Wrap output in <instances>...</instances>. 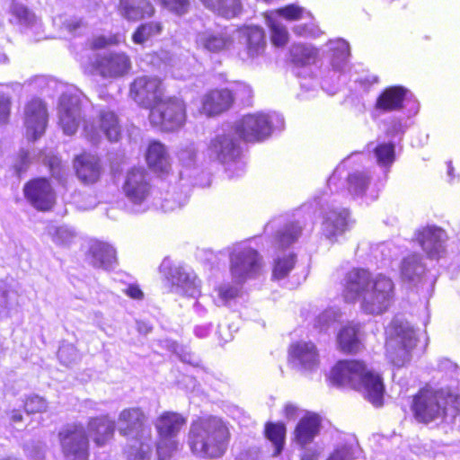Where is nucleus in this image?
Here are the masks:
<instances>
[{
  "mask_svg": "<svg viewBox=\"0 0 460 460\" xmlns=\"http://www.w3.org/2000/svg\"><path fill=\"white\" fill-rule=\"evenodd\" d=\"M394 283L383 274L372 278L364 269H354L345 278L344 296L347 301L360 300L361 309L368 314H381L391 305Z\"/></svg>",
  "mask_w": 460,
  "mask_h": 460,
  "instance_id": "f257e3e1",
  "label": "nucleus"
},
{
  "mask_svg": "<svg viewBox=\"0 0 460 460\" xmlns=\"http://www.w3.org/2000/svg\"><path fill=\"white\" fill-rule=\"evenodd\" d=\"M331 380L338 386H349L360 391L373 405L383 404L385 386L380 376L358 360L338 362L331 372Z\"/></svg>",
  "mask_w": 460,
  "mask_h": 460,
  "instance_id": "f03ea898",
  "label": "nucleus"
},
{
  "mask_svg": "<svg viewBox=\"0 0 460 460\" xmlns=\"http://www.w3.org/2000/svg\"><path fill=\"white\" fill-rule=\"evenodd\" d=\"M230 432L219 418L208 417L193 421L188 443L193 454L208 458L222 456L228 447Z\"/></svg>",
  "mask_w": 460,
  "mask_h": 460,
  "instance_id": "7ed1b4c3",
  "label": "nucleus"
},
{
  "mask_svg": "<svg viewBox=\"0 0 460 460\" xmlns=\"http://www.w3.org/2000/svg\"><path fill=\"white\" fill-rule=\"evenodd\" d=\"M386 358L395 367H402L411 359L416 346L415 331L408 322L394 319L387 330Z\"/></svg>",
  "mask_w": 460,
  "mask_h": 460,
  "instance_id": "20e7f679",
  "label": "nucleus"
},
{
  "mask_svg": "<svg viewBox=\"0 0 460 460\" xmlns=\"http://www.w3.org/2000/svg\"><path fill=\"white\" fill-rule=\"evenodd\" d=\"M186 421L185 417L174 411H164L156 419L155 426L160 437L156 446L159 460H167L177 449L178 443L174 438Z\"/></svg>",
  "mask_w": 460,
  "mask_h": 460,
  "instance_id": "39448f33",
  "label": "nucleus"
},
{
  "mask_svg": "<svg viewBox=\"0 0 460 460\" xmlns=\"http://www.w3.org/2000/svg\"><path fill=\"white\" fill-rule=\"evenodd\" d=\"M58 437L65 460H88L89 438L82 424L64 426Z\"/></svg>",
  "mask_w": 460,
  "mask_h": 460,
  "instance_id": "423d86ee",
  "label": "nucleus"
},
{
  "mask_svg": "<svg viewBox=\"0 0 460 460\" xmlns=\"http://www.w3.org/2000/svg\"><path fill=\"white\" fill-rule=\"evenodd\" d=\"M186 113L183 102L178 98L162 100L150 110V123L164 131H173L185 122Z\"/></svg>",
  "mask_w": 460,
  "mask_h": 460,
  "instance_id": "0eeeda50",
  "label": "nucleus"
},
{
  "mask_svg": "<svg viewBox=\"0 0 460 460\" xmlns=\"http://www.w3.org/2000/svg\"><path fill=\"white\" fill-rule=\"evenodd\" d=\"M447 400L439 391H420L413 399L412 411L419 422L429 423L448 414Z\"/></svg>",
  "mask_w": 460,
  "mask_h": 460,
  "instance_id": "6e6552de",
  "label": "nucleus"
},
{
  "mask_svg": "<svg viewBox=\"0 0 460 460\" xmlns=\"http://www.w3.org/2000/svg\"><path fill=\"white\" fill-rule=\"evenodd\" d=\"M230 261L232 276L238 283L256 276L262 266V260L258 252L247 246L234 248Z\"/></svg>",
  "mask_w": 460,
  "mask_h": 460,
  "instance_id": "1a4fd4ad",
  "label": "nucleus"
},
{
  "mask_svg": "<svg viewBox=\"0 0 460 460\" xmlns=\"http://www.w3.org/2000/svg\"><path fill=\"white\" fill-rule=\"evenodd\" d=\"M146 416L138 407L124 409L118 417L119 435L134 440H151V428L146 424Z\"/></svg>",
  "mask_w": 460,
  "mask_h": 460,
  "instance_id": "9d476101",
  "label": "nucleus"
},
{
  "mask_svg": "<svg viewBox=\"0 0 460 460\" xmlns=\"http://www.w3.org/2000/svg\"><path fill=\"white\" fill-rule=\"evenodd\" d=\"M233 128L239 138L247 142L263 140L272 130L270 117L264 113L245 115Z\"/></svg>",
  "mask_w": 460,
  "mask_h": 460,
  "instance_id": "9b49d317",
  "label": "nucleus"
},
{
  "mask_svg": "<svg viewBox=\"0 0 460 460\" xmlns=\"http://www.w3.org/2000/svg\"><path fill=\"white\" fill-rule=\"evenodd\" d=\"M130 94L137 104L151 110L164 99L162 82L157 77H137L130 85Z\"/></svg>",
  "mask_w": 460,
  "mask_h": 460,
  "instance_id": "f8f14e48",
  "label": "nucleus"
},
{
  "mask_svg": "<svg viewBox=\"0 0 460 460\" xmlns=\"http://www.w3.org/2000/svg\"><path fill=\"white\" fill-rule=\"evenodd\" d=\"M84 133L86 138L96 145L102 135L111 142H117L121 134L117 115L111 111H102L99 115L98 126L94 123L85 122Z\"/></svg>",
  "mask_w": 460,
  "mask_h": 460,
  "instance_id": "ddd939ff",
  "label": "nucleus"
},
{
  "mask_svg": "<svg viewBox=\"0 0 460 460\" xmlns=\"http://www.w3.org/2000/svg\"><path fill=\"white\" fill-rule=\"evenodd\" d=\"M93 66L103 78H119L129 72L131 60L122 52H105L96 56Z\"/></svg>",
  "mask_w": 460,
  "mask_h": 460,
  "instance_id": "4468645a",
  "label": "nucleus"
},
{
  "mask_svg": "<svg viewBox=\"0 0 460 460\" xmlns=\"http://www.w3.org/2000/svg\"><path fill=\"white\" fill-rule=\"evenodd\" d=\"M59 125L66 135H74L81 123V101L75 94L64 93L58 104Z\"/></svg>",
  "mask_w": 460,
  "mask_h": 460,
  "instance_id": "2eb2a0df",
  "label": "nucleus"
},
{
  "mask_svg": "<svg viewBox=\"0 0 460 460\" xmlns=\"http://www.w3.org/2000/svg\"><path fill=\"white\" fill-rule=\"evenodd\" d=\"M24 196L39 210L50 209L56 201V194L49 181L45 178H37L24 185Z\"/></svg>",
  "mask_w": 460,
  "mask_h": 460,
  "instance_id": "dca6fc26",
  "label": "nucleus"
},
{
  "mask_svg": "<svg viewBox=\"0 0 460 460\" xmlns=\"http://www.w3.org/2000/svg\"><path fill=\"white\" fill-rule=\"evenodd\" d=\"M235 135L232 127L227 133L212 139L208 147L209 157L223 164L235 160L241 154L240 138Z\"/></svg>",
  "mask_w": 460,
  "mask_h": 460,
  "instance_id": "f3484780",
  "label": "nucleus"
},
{
  "mask_svg": "<svg viewBox=\"0 0 460 460\" xmlns=\"http://www.w3.org/2000/svg\"><path fill=\"white\" fill-rule=\"evenodd\" d=\"M416 236L422 250L429 258H438L444 253L447 234L441 227L428 226L420 229Z\"/></svg>",
  "mask_w": 460,
  "mask_h": 460,
  "instance_id": "a211bd4d",
  "label": "nucleus"
},
{
  "mask_svg": "<svg viewBox=\"0 0 460 460\" xmlns=\"http://www.w3.org/2000/svg\"><path fill=\"white\" fill-rule=\"evenodd\" d=\"M48 122L47 109L38 99L32 100L25 107L24 124L28 138L37 140L46 129Z\"/></svg>",
  "mask_w": 460,
  "mask_h": 460,
  "instance_id": "6ab92c4d",
  "label": "nucleus"
},
{
  "mask_svg": "<svg viewBox=\"0 0 460 460\" xmlns=\"http://www.w3.org/2000/svg\"><path fill=\"white\" fill-rule=\"evenodd\" d=\"M127 198L134 204L140 205L148 197L150 183L144 169H132L127 174L124 185Z\"/></svg>",
  "mask_w": 460,
  "mask_h": 460,
  "instance_id": "aec40b11",
  "label": "nucleus"
},
{
  "mask_svg": "<svg viewBox=\"0 0 460 460\" xmlns=\"http://www.w3.org/2000/svg\"><path fill=\"white\" fill-rule=\"evenodd\" d=\"M168 279L178 292L195 297L200 293V281L194 272L181 266H173L169 269Z\"/></svg>",
  "mask_w": 460,
  "mask_h": 460,
  "instance_id": "412c9836",
  "label": "nucleus"
},
{
  "mask_svg": "<svg viewBox=\"0 0 460 460\" xmlns=\"http://www.w3.org/2000/svg\"><path fill=\"white\" fill-rule=\"evenodd\" d=\"M74 167L76 176L84 184H93L98 181L101 175L99 159L91 154H83L74 160Z\"/></svg>",
  "mask_w": 460,
  "mask_h": 460,
  "instance_id": "4be33fe9",
  "label": "nucleus"
},
{
  "mask_svg": "<svg viewBox=\"0 0 460 460\" xmlns=\"http://www.w3.org/2000/svg\"><path fill=\"white\" fill-rule=\"evenodd\" d=\"M234 100V96L230 90H214L204 96L202 109L208 116L217 115L228 110Z\"/></svg>",
  "mask_w": 460,
  "mask_h": 460,
  "instance_id": "5701e85b",
  "label": "nucleus"
},
{
  "mask_svg": "<svg viewBox=\"0 0 460 460\" xmlns=\"http://www.w3.org/2000/svg\"><path fill=\"white\" fill-rule=\"evenodd\" d=\"M196 43L204 50L218 53L227 49L232 45L233 40L226 31H205L198 33Z\"/></svg>",
  "mask_w": 460,
  "mask_h": 460,
  "instance_id": "b1692460",
  "label": "nucleus"
},
{
  "mask_svg": "<svg viewBox=\"0 0 460 460\" xmlns=\"http://www.w3.org/2000/svg\"><path fill=\"white\" fill-rule=\"evenodd\" d=\"M241 43L245 46L247 58L261 55L266 47L265 35L259 27H247L241 31Z\"/></svg>",
  "mask_w": 460,
  "mask_h": 460,
  "instance_id": "393cba45",
  "label": "nucleus"
},
{
  "mask_svg": "<svg viewBox=\"0 0 460 460\" xmlns=\"http://www.w3.org/2000/svg\"><path fill=\"white\" fill-rule=\"evenodd\" d=\"M119 12L128 21H138L150 17L155 8L149 0H119Z\"/></svg>",
  "mask_w": 460,
  "mask_h": 460,
  "instance_id": "a878e982",
  "label": "nucleus"
},
{
  "mask_svg": "<svg viewBox=\"0 0 460 460\" xmlns=\"http://www.w3.org/2000/svg\"><path fill=\"white\" fill-rule=\"evenodd\" d=\"M321 419L317 414L308 413L297 423L295 429L296 441L305 446L311 443L320 431Z\"/></svg>",
  "mask_w": 460,
  "mask_h": 460,
  "instance_id": "bb28decb",
  "label": "nucleus"
},
{
  "mask_svg": "<svg viewBox=\"0 0 460 460\" xmlns=\"http://www.w3.org/2000/svg\"><path fill=\"white\" fill-rule=\"evenodd\" d=\"M290 355L293 360L305 369H313L319 363L316 347L312 342H297L291 347Z\"/></svg>",
  "mask_w": 460,
  "mask_h": 460,
  "instance_id": "cd10ccee",
  "label": "nucleus"
},
{
  "mask_svg": "<svg viewBox=\"0 0 460 460\" xmlns=\"http://www.w3.org/2000/svg\"><path fill=\"white\" fill-rule=\"evenodd\" d=\"M349 212L347 209L330 210L323 222V234L330 240H332L337 235L341 234L348 225L347 217Z\"/></svg>",
  "mask_w": 460,
  "mask_h": 460,
  "instance_id": "c85d7f7f",
  "label": "nucleus"
},
{
  "mask_svg": "<svg viewBox=\"0 0 460 460\" xmlns=\"http://www.w3.org/2000/svg\"><path fill=\"white\" fill-rule=\"evenodd\" d=\"M146 161L149 167L156 172H167L171 167L166 147L158 141L150 143L146 152Z\"/></svg>",
  "mask_w": 460,
  "mask_h": 460,
  "instance_id": "c756f323",
  "label": "nucleus"
},
{
  "mask_svg": "<svg viewBox=\"0 0 460 460\" xmlns=\"http://www.w3.org/2000/svg\"><path fill=\"white\" fill-rule=\"evenodd\" d=\"M407 90L401 86L386 88L377 98L376 107L384 111L400 110Z\"/></svg>",
  "mask_w": 460,
  "mask_h": 460,
  "instance_id": "7c9ffc66",
  "label": "nucleus"
},
{
  "mask_svg": "<svg viewBox=\"0 0 460 460\" xmlns=\"http://www.w3.org/2000/svg\"><path fill=\"white\" fill-rule=\"evenodd\" d=\"M426 271V266L419 254H411L405 257L401 263V276L404 281L418 282Z\"/></svg>",
  "mask_w": 460,
  "mask_h": 460,
  "instance_id": "2f4dec72",
  "label": "nucleus"
},
{
  "mask_svg": "<svg viewBox=\"0 0 460 460\" xmlns=\"http://www.w3.org/2000/svg\"><path fill=\"white\" fill-rule=\"evenodd\" d=\"M89 431L99 446L105 444L114 435L115 422L107 416L92 419L88 424Z\"/></svg>",
  "mask_w": 460,
  "mask_h": 460,
  "instance_id": "473e14b6",
  "label": "nucleus"
},
{
  "mask_svg": "<svg viewBox=\"0 0 460 460\" xmlns=\"http://www.w3.org/2000/svg\"><path fill=\"white\" fill-rule=\"evenodd\" d=\"M91 263L94 267L108 269L116 261L115 250L104 243H94L90 248Z\"/></svg>",
  "mask_w": 460,
  "mask_h": 460,
  "instance_id": "72a5a7b5",
  "label": "nucleus"
},
{
  "mask_svg": "<svg viewBox=\"0 0 460 460\" xmlns=\"http://www.w3.org/2000/svg\"><path fill=\"white\" fill-rule=\"evenodd\" d=\"M206 7L225 18L237 16L242 11L240 0H201Z\"/></svg>",
  "mask_w": 460,
  "mask_h": 460,
  "instance_id": "f704fd0d",
  "label": "nucleus"
},
{
  "mask_svg": "<svg viewBox=\"0 0 460 460\" xmlns=\"http://www.w3.org/2000/svg\"><path fill=\"white\" fill-rule=\"evenodd\" d=\"M358 328L355 325L343 327L337 337L338 344L345 352H356L358 350L360 341L358 337Z\"/></svg>",
  "mask_w": 460,
  "mask_h": 460,
  "instance_id": "c9c22d12",
  "label": "nucleus"
},
{
  "mask_svg": "<svg viewBox=\"0 0 460 460\" xmlns=\"http://www.w3.org/2000/svg\"><path fill=\"white\" fill-rule=\"evenodd\" d=\"M329 44L330 49L332 51V65L333 68L341 70L350 56L349 43L342 39H339L330 41Z\"/></svg>",
  "mask_w": 460,
  "mask_h": 460,
  "instance_id": "e433bc0d",
  "label": "nucleus"
},
{
  "mask_svg": "<svg viewBox=\"0 0 460 460\" xmlns=\"http://www.w3.org/2000/svg\"><path fill=\"white\" fill-rule=\"evenodd\" d=\"M302 231V226L297 223H288L279 230L275 236V243L279 248H285L296 242Z\"/></svg>",
  "mask_w": 460,
  "mask_h": 460,
  "instance_id": "4c0bfd02",
  "label": "nucleus"
},
{
  "mask_svg": "<svg viewBox=\"0 0 460 460\" xmlns=\"http://www.w3.org/2000/svg\"><path fill=\"white\" fill-rule=\"evenodd\" d=\"M290 54L295 64L305 66L314 62L317 50L312 46L298 44L291 48Z\"/></svg>",
  "mask_w": 460,
  "mask_h": 460,
  "instance_id": "58836bf2",
  "label": "nucleus"
},
{
  "mask_svg": "<svg viewBox=\"0 0 460 460\" xmlns=\"http://www.w3.org/2000/svg\"><path fill=\"white\" fill-rule=\"evenodd\" d=\"M285 435L286 428L283 424L268 423L266 425L265 436L275 447L274 455H279L282 451Z\"/></svg>",
  "mask_w": 460,
  "mask_h": 460,
  "instance_id": "ea45409f",
  "label": "nucleus"
},
{
  "mask_svg": "<svg viewBox=\"0 0 460 460\" xmlns=\"http://www.w3.org/2000/svg\"><path fill=\"white\" fill-rule=\"evenodd\" d=\"M151 440H134L127 450L128 460H150L152 455Z\"/></svg>",
  "mask_w": 460,
  "mask_h": 460,
  "instance_id": "a19ab883",
  "label": "nucleus"
},
{
  "mask_svg": "<svg viewBox=\"0 0 460 460\" xmlns=\"http://www.w3.org/2000/svg\"><path fill=\"white\" fill-rule=\"evenodd\" d=\"M162 31L161 23L158 22H150L141 24L133 33L132 40L137 44H143L151 37L159 34Z\"/></svg>",
  "mask_w": 460,
  "mask_h": 460,
  "instance_id": "79ce46f5",
  "label": "nucleus"
},
{
  "mask_svg": "<svg viewBox=\"0 0 460 460\" xmlns=\"http://www.w3.org/2000/svg\"><path fill=\"white\" fill-rule=\"evenodd\" d=\"M369 184L368 176L360 172L351 173L348 177L349 191L357 196H360L365 193Z\"/></svg>",
  "mask_w": 460,
  "mask_h": 460,
  "instance_id": "37998d69",
  "label": "nucleus"
},
{
  "mask_svg": "<svg viewBox=\"0 0 460 460\" xmlns=\"http://www.w3.org/2000/svg\"><path fill=\"white\" fill-rule=\"evenodd\" d=\"M11 13L17 23L22 26L31 27L36 22L34 13L22 4L13 3L11 6Z\"/></svg>",
  "mask_w": 460,
  "mask_h": 460,
  "instance_id": "c03bdc74",
  "label": "nucleus"
},
{
  "mask_svg": "<svg viewBox=\"0 0 460 460\" xmlns=\"http://www.w3.org/2000/svg\"><path fill=\"white\" fill-rule=\"evenodd\" d=\"M340 317V312L336 309L330 308L320 314L314 322V328L319 332H327L332 327Z\"/></svg>",
  "mask_w": 460,
  "mask_h": 460,
  "instance_id": "a18cd8bd",
  "label": "nucleus"
},
{
  "mask_svg": "<svg viewBox=\"0 0 460 460\" xmlns=\"http://www.w3.org/2000/svg\"><path fill=\"white\" fill-rule=\"evenodd\" d=\"M61 364L70 367L79 362L81 357L76 348L70 343H63L58 351Z\"/></svg>",
  "mask_w": 460,
  "mask_h": 460,
  "instance_id": "49530a36",
  "label": "nucleus"
},
{
  "mask_svg": "<svg viewBox=\"0 0 460 460\" xmlns=\"http://www.w3.org/2000/svg\"><path fill=\"white\" fill-rule=\"evenodd\" d=\"M269 27L271 32V41L275 46L282 47L288 40V32L287 28L275 20H269Z\"/></svg>",
  "mask_w": 460,
  "mask_h": 460,
  "instance_id": "de8ad7c7",
  "label": "nucleus"
},
{
  "mask_svg": "<svg viewBox=\"0 0 460 460\" xmlns=\"http://www.w3.org/2000/svg\"><path fill=\"white\" fill-rule=\"evenodd\" d=\"M49 233L53 242L58 245L69 244L75 236L74 230L66 226L53 227Z\"/></svg>",
  "mask_w": 460,
  "mask_h": 460,
  "instance_id": "09e8293b",
  "label": "nucleus"
},
{
  "mask_svg": "<svg viewBox=\"0 0 460 460\" xmlns=\"http://www.w3.org/2000/svg\"><path fill=\"white\" fill-rule=\"evenodd\" d=\"M295 265V255L290 254L288 257L279 258L276 261L273 269V278L280 279L285 278Z\"/></svg>",
  "mask_w": 460,
  "mask_h": 460,
  "instance_id": "8fccbe9b",
  "label": "nucleus"
},
{
  "mask_svg": "<svg viewBox=\"0 0 460 460\" xmlns=\"http://www.w3.org/2000/svg\"><path fill=\"white\" fill-rule=\"evenodd\" d=\"M16 300L14 292L0 287V315L7 317Z\"/></svg>",
  "mask_w": 460,
  "mask_h": 460,
  "instance_id": "3c124183",
  "label": "nucleus"
},
{
  "mask_svg": "<svg viewBox=\"0 0 460 460\" xmlns=\"http://www.w3.org/2000/svg\"><path fill=\"white\" fill-rule=\"evenodd\" d=\"M375 155L379 164L390 165L394 159V146L393 144H382L376 147Z\"/></svg>",
  "mask_w": 460,
  "mask_h": 460,
  "instance_id": "603ef678",
  "label": "nucleus"
},
{
  "mask_svg": "<svg viewBox=\"0 0 460 460\" xmlns=\"http://www.w3.org/2000/svg\"><path fill=\"white\" fill-rule=\"evenodd\" d=\"M357 446L353 443H346L339 446L328 460H353L356 457Z\"/></svg>",
  "mask_w": 460,
  "mask_h": 460,
  "instance_id": "864d4df0",
  "label": "nucleus"
},
{
  "mask_svg": "<svg viewBox=\"0 0 460 460\" xmlns=\"http://www.w3.org/2000/svg\"><path fill=\"white\" fill-rule=\"evenodd\" d=\"M46 164L49 165L51 175L58 181L62 182L66 178V168L62 164L60 158L52 155L46 159Z\"/></svg>",
  "mask_w": 460,
  "mask_h": 460,
  "instance_id": "5fc2aeb1",
  "label": "nucleus"
},
{
  "mask_svg": "<svg viewBox=\"0 0 460 460\" xmlns=\"http://www.w3.org/2000/svg\"><path fill=\"white\" fill-rule=\"evenodd\" d=\"M161 2L166 9L180 16L187 13L190 7V0H161Z\"/></svg>",
  "mask_w": 460,
  "mask_h": 460,
  "instance_id": "6e6d98bb",
  "label": "nucleus"
},
{
  "mask_svg": "<svg viewBox=\"0 0 460 460\" xmlns=\"http://www.w3.org/2000/svg\"><path fill=\"white\" fill-rule=\"evenodd\" d=\"M46 445L40 441L31 442L27 445V451L31 460H57L53 456H49L46 459Z\"/></svg>",
  "mask_w": 460,
  "mask_h": 460,
  "instance_id": "4d7b16f0",
  "label": "nucleus"
},
{
  "mask_svg": "<svg viewBox=\"0 0 460 460\" xmlns=\"http://www.w3.org/2000/svg\"><path fill=\"white\" fill-rule=\"evenodd\" d=\"M47 407L46 400L39 395L30 396L24 403V409L27 413L42 412L47 410Z\"/></svg>",
  "mask_w": 460,
  "mask_h": 460,
  "instance_id": "13d9d810",
  "label": "nucleus"
},
{
  "mask_svg": "<svg viewBox=\"0 0 460 460\" xmlns=\"http://www.w3.org/2000/svg\"><path fill=\"white\" fill-rule=\"evenodd\" d=\"M278 12L279 15L290 21L302 19L305 17V14L309 15V13H307L304 8L295 4L288 5L279 9Z\"/></svg>",
  "mask_w": 460,
  "mask_h": 460,
  "instance_id": "bf43d9fd",
  "label": "nucleus"
},
{
  "mask_svg": "<svg viewBox=\"0 0 460 460\" xmlns=\"http://www.w3.org/2000/svg\"><path fill=\"white\" fill-rule=\"evenodd\" d=\"M293 31L296 35L300 37H319L322 33L320 29L314 23H301L297 24L293 28Z\"/></svg>",
  "mask_w": 460,
  "mask_h": 460,
  "instance_id": "052dcab7",
  "label": "nucleus"
},
{
  "mask_svg": "<svg viewBox=\"0 0 460 460\" xmlns=\"http://www.w3.org/2000/svg\"><path fill=\"white\" fill-rule=\"evenodd\" d=\"M120 41V37L119 35H115L110 38H106L103 36L97 37L93 40L91 46L93 49H102L106 46L110 45H117Z\"/></svg>",
  "mask_w": 460,
  "mask_h": 460,
  "instance_id": "680f3d73",
  "label": "nucleus"
},
{
  "mask_svg": "<svg viewBox=\"0 0 460 460\" xmlns=\"http://www.w3.org/2000/svg\"><path fill=\"white\" fill-rule=\"evenodd\" d=\"M11 101L8 97L0 96V124H6L9 119Z\"/></svg>",
  "mask_w": 460,
  "mask_h": 460,
  "instance_id": "e2e57ef3",
  "label": "nucleus"
},
{
  "mask_svg": "<svg viewBox=\"0 0 460 460\" xmlns=\"http://www.w3.org/2000/svg\"><path fill=\"white\" fill-rule=\"evenodd\" d=\"M86 25L82 19L71 18L64 22V27L71 33H76Z\"/></svg>",
  "mask_w": 460,
  "mask_h": 460,
  "instance_id": "0e129e2a",
  "label": "nucleus"
},
{
  "mask_svg": "<svg viewBox=\"0 0 460 460\" xmlns=\"http://www.w3.org/2000/svg\"><path fill=\"white\" fill-rule=\"evenodd\" d=\"M239 291V288L236 287L224 286L219 288V296L223 301L227 302L230 299L236 297Z\"/></svg>",
  "mask_w": 460,
  "mask_h": 460,
  "instance_id": "69168bd1",
  "label": "nucleus"
},
{
  "mask_svg": "<svg viewBox=\"0 0 460 460\" xmlns=\"http://www.w3.org/2000/svg\"><path fill=\"white\" fill-rule=\"evenodd\" d=\"M178 355L182 362L188 363L192 366L199 365L198 359L190 352H182Z\"/></svg>",
  "mask_w": 460,
  "mask_h": 460,
  "instance_id": "338daca9",
  "label": "nucleus"
},
{
  "mask_svg": "<svg viewBox=\"0 0 460 460\" xmlns=\"http://www.w3.org/2000/svg\"><path fill=\"white\" fill-rule=\"evenodd\" d=\"M126 293L128 296L135 299H140L143 296V292L137 286H129L126 289Z\"/></svg>",
  "mask_w": 460,
  "mask_h": 460,
  "instance_id": "774afa93",
  "label": "nucleus"
}]
</instances>
